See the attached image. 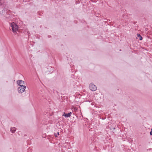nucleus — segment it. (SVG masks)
<instances>
[{"label": "nucleus", "mask_w": 152, "mask_h": 152, "mask_svg": "<svg viewBox=\"0 0 152 152\" xmlns=\"http://www.w3.org/2000/svg\"><path fill=\"white\" fill-rule=\"evenodd\" d=\"M10 26L11 28L12 31L14 33L16 32L18 30V26L14 23L13 22L10 24ZM10 29L11 28H10Z\"/></svg>", "instance_id": "1"}, {"label": "nucleus", "mask_w": 152, "mask_h": 152, "mask_svg": "<svg viewBox=\"0 0 152 152\" xmlns=\"http://www.w3.org/2000/svg\"><path fill=\"white\" fill-rule=\"evenodd\" d=\"M26 88V86H25L22 85L18 88V90L19 93H22L24 91Z\"/></svg>", "instance_id": "2"}, {"label": "nucleus", "mask_w": 152, "mask_h": 152, "mask_svg": "<svg viewBox=\"0 0 152 152\" xmlns=\"http://www.w3.org/2000/svg\"><path fill=\"white\" fill-rule=\"evenodd\" d=\"M89 88L91 91H95L97 89L96 86L92 83H91L90 84Z\"/></svg>", "instance_id": "3"}, {"label": "nucleus", "mask_w": 152, "mask_h": 152, "mask_svg": "<svg viewBox=\"0 0 152 152\" xmlns=\"http://www.w3.org/2000/svg\"><path fill=\"white\" fill-rule=\"evenodd\" d=\"M17 84L19 86H20L22 85H23L24 84V82L23 81L21 80H19L17 81Z\"/></svg>", "instance_id": "4"}, {"label": "nucleus", "mask_w": 152, "mask_h": 152, "mask_svg": "<svg viewBox=\"0 0 152 152\" xmlns=\"http://www.w3.org/2000/svg\"><path fill=\"white\" fill-rule=\"evenodd\" d=\"M16 130V128L15 127H12L10 129V132L12 133H15Z\"/></svg>", "instance_id": "5"}, {"label": "nucleus", "mask_w": 152, "mask_h": 152, "mask_svg": "<svg viewBox=\"0 0 152 152\" xmlns=\"http://www.w3.org/2000/svg\"><path fill=\"white\" fill-rule=\"evenodd\" d=\"M71 114L72 113L71 112L66 114L65 113H64V114L63 115H64L65 117H70V116Z\"/></svg>", "instance_id": "6"}, {"label": "nucleus", "mask_w": 152, "mask_h": 152, "mask_svg": "<svg viewBox=\"0 0 152 152\" xmlns=\"http://www.w3.org/2000/svg\"><path fill=\"white\" fill-rule=\"evenodd\" d=\"M137 37H138L140 38L139 39H140V40H142V37H141V36L140 35V34H137Z\"/></svg>", "instance_id": "7"}, {"label": "nucleus", "mask_w": 152, "mask_h": 152, "mask_svg": "<svg viewBox=\"0 0 152 152\" xmlns=\"http://www.w3.org/2000/svg\"><path fill=\"white\" fill-rule=\"evenodd\" d=\"M0 14L1 16H4V10H2L1 12H0Z\"/></svg>", "instance_id": "8"}, {"label": "nucleus", "mask_w": 152, "mask_h": 152, "mask_svg": "<svg viewBox=\"0 0 152 152\" xmlns=\"http://www.w3.org/2000/svg\"><path fill=\"white\" fill-rule=\"evenodd\" d=\"M150 135H152V128L151 129V131L150 132Z\"/></svg>", "instance_id": "9"}, {"label": "nucleus", "mask_w": 152, "mask_h": 152, "mask_svg": "<svg viewBox=\"0 0 152 152\" xmlns=\"http://www.w3.org/2000/svg\"><path fill=\"white\" fill-rule=\"evenodd\" d=\"M3 3V1L2 0H0V4H1Z\"/></svg>", "instance_id": "10"}, {"label": "nucleus", "mask_w": 152, "mask_h": 152, "mask_svg": "<svg viewBox=\"0 0 152 152\" xmlns=\"http://www.w3.org/2000/svg\"><path fill=\"white\" fill-rule=\"evenodd\" d=\"M54 136H55V137H57V134L56 133H54Z\"/></svg>", "instance_id": "11"}, {"label": "nucleus", "mask_w": 152, "mask_h": 152, "mask_svg": "<svg viewBox=\"0 0 152 152\" xmlns=\"http://www.w3.org/2000/svg\"><path fill=\"white\" fill-rule=\"evenodd\" d=\"M73 108L75 110H76L77 109V108H76V107H73Z\"/></svg>", "instance_id": "12"}, {"label": "nucleus", "mask_w": 152, "mask_h": 152, "mask_svg": "<svg viewBox=\"0 0 152 152\" xmlns=\"http://www.w3.org/2000/svg\"><path fill=\"white\" fill-rule=\"evenodd\" d=\"M57 134H58V135H59V133L58 132Z\"/></svg>", "instance_id": "13"}, {"label": "nucleus", "mask_w": 152, "mask_h": 152, "mask_svg": "<svg viewBox=\"0 0 152 152\" xmlns=\"http://www.w3.org/2000/svg\"><path fill=\"white\" fill-rule=\"evenodd\" d=\"M113 129H115V128H114Z\"/></svg>", "instance_id": "14"}]
</instances>
